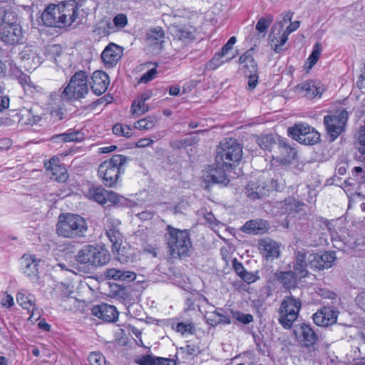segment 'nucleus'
<instances>
[{
    "label": "nucleus",
    "mask_w": 365,
    "mask_h": 365,
    "mask_svg": "<svg viewBox=\"0 0 365 365\" xmlns=\"http://www.w3.org/2000/svg\"><path fill=\"white\" fill-rule=\"evenodd\" d=\"M165 240L168 252L173 257L182 258L190 255L192 245L187 230H179L168 225Z\"/></svg>",
    "instance_id": "f257e3e1"
},
{
    "label": "nucleus",
    "mask_w": 365,
    "mask_h": 365,
    "mask_svg": "<svg viewBox=\"0 0 365 365\" xmlns=\"http://www.w3.org/2000/svg\"><path fill=\"white\" fill-rule=\"evenodd\" d=\"M88 226L86 220L77 214H61L56 224L57 234L64 238L81 239L86 236Z\"/></svg>",
    "instance_id": "f03ea898"
},
{
    "label": "nucleus",
    "mask_w": 365,
    "mask_h": 365,
    "mask_svg": "<svg viewBox=\"0 0 365 365\" xmlns=\"http://www.w3.org/2000/svg\"><path fill=\"white\" fill-rule=\"evenodd\" d=\"M127 160L128 158L123 155H114L110 159L100 164L98 169V176L106 186L116 187L120 181V175L124 172L122 166Z\"/></svg>",
    "instance_id": "7ed1b4c3"
},
{
    "label": "nucleus",
    "mask_w": 365,
    "mask_h": 365,
    "mask_svg": "<svg viewBox=\"0 0 365 365\" xmlns=\"http://www.w3.org/2000/svg\"><path fill=\"white\" fill-rule=\"evenodd\" d=\"M242 158V145L235 138H226L220 142L217 148L215 162L219 166L229 169L239 163Z\"/></svg>",
    "instance_id": "20e7f679"
},
{
    "label": "nucleus",
    "mask_w": 365,
    "mask_h": 365,
    "mask_svg": "<svg viewBox=\"0 0 365 365\" xmlns=\"http://www.w3.org/2000/svg\"><path fill=\"white\" fill-rule=\"evenodd\" d=\"M110 259L109 252L98 245H86L76 255V260L81 264L101 267Z\"/></svg>",
    "instance_id": "39448f33"
},
{
    "label": "nucleus",
    "mask_w": 365,
    "mask_h": 365,
    "mask_svg": "<svg viewBox=\"0 0 365 365\" xmlns=\"http://www.w3.org/2000/svg\"><path fill=\"white\" fill-rule=\"evenodd\" d=\"M88 92V76L85 71H80L72 76L61 96L51 94V98H56L58 101L63 98L66 100L79 99L83 98Z\"/></svg>",
    "instance_id": "423d86ee"
},
{
    "label": "nucleus",
    "mask_w": 365,
    "mask_h": 365,
    "mask_svg": "<svg viewBox=\"0 0 365 365\" xmlns=\"http://www.w3.org/2000/svg\"><path fill=\"white\" fill-rule=\"evenodd\" d=\"M301 302L292 294L285 296L278 310L279 322L283 328L289 329L297 319L301 309Z\"/></svg>",
    "instance_id": "0eeeda50"
},
{
    "label": "nucleus",
    "mask_w": 365,
    "mask_h": 365,
    "mask_svg": "<svg viewBox=\"0 0 365 365\" xmlns=\"http://www.w3.org/2000/svg\"><path fill=\"white\" fill-rule=\"evenodd\" d=\"M17 20V16L14 14L0 29V38L6 45L19 44L23 41L22 29Z\"/></svg>",
    "instance_id": "6e6552de"
},
{
    "label": "nucleus",
    "mask_w": 365,
    "mask_h": 365,
    "mask_svg": "<svg viewBox=\"0 0 365 365\" xmlns=\"http://www.w3.org/2000/svg\"><path fill=\"white\" fill-rule=\"evenodd\" d=\"M289 135L295 140L304 145H314L320 140V134L307 124H296L288 128Z\"/></svg>",
    "instance_id": "1a4fd4ad"
},
{
    "label": "nucleus",
    "mask_w": 365,
    "mask_h": 365,
    "mask_svg": "<svg viewBox=\"0 0 365 365\" xmlns=\"http://www.w3.org/2000/svg\"><path fill=\"white\" fill-rule=\"evenodd\" d=\"M347 119L348 113L345 110L334 115L324 116V124L331 141H334L343 132Z\"/></svg>",
    "instance_id": "9d476101"
},
{
    "label": "nucleus",
    "mask_w": 365,
    "mask_h": 365,
    "mask_svg": "<svg viewBox=\"0 0 365 365\" xmlns=\"http://www.w3.org/2000/svg\"><path fill=\"white\" fill-rule=\"evenodd\" d=\"M86 195L88 199L101 205L108 202L116 204L120 201V197L116 192L106 190L101 185L91 186L89 187Z\"/></svg>",
    "instance_id": "9b49d317"
},
{
    "label": "nucleus",
    "mask_w": 365,
    "mask_h": 365,
    "mask_svg": "<svg viewBox=\"0 0 365 365\" xmlns=\"http://www.w3.org/2000/svg\"><path fill=\"white\" fill-rule=\"evenodd\" d=\"M120 221L108 216L106 219L105 230L110 242L112 243L113 251L118 252L123 242V235L120 231Z\"/></svg>",
    "instance_id": "f8f14e48"
},
{
    "label": "nucleus",
    "mask_w": 365,
    "mask_h": 365,
    "mask_svg": "<svg viewBox=\"0 0 365 365\" xmlns=\"http://www.w3.org/2000/svg\"><path fill=\"white\" fill-rule=\"evenodd\" d=\"M336 257L331 252L312 253L308 257V262L311 268L316 270H322L332 267Z\"/></svg>",
    "instance_id": "ddd939ff"
},
{
    "label": "nucleus",
    "mask_w": 365,
    "mask_h": 365,
    "mask_svg": "<svg viewBox=\"0 0 365 365\" xmlns=\"http://www.w3.org/2000/svg\"><path fill=\"white\" fill-rule=\"evenodd\" d=\"M225 169L226 167L219 166L217 164V168L205 171L202 176L206 184L205 188L208 189L209 186L213 184L226 186L229 183L230 180L225 173Z\"/></svg>",
    "instance_id": "4468645a"
},
{
    "label": "nucleus",
    "mask_w": 365,
    "mask_h": 365,
    "mask_svg": "<svg viewBox=\"0 0 365 365\" xmlns=\"http://www.w3.org/2000/svg\"><path fill=\"white\" fill-rule=\"evenodd\" d=\"M294 332L302 346L306 348L312 347L318 341V335L306 324H300Z\"/></svg>",
    "instance_id": "2eb2a0df"
},
{
    "label": "nucleus",
    "mask_w": 365,
    "mask_h": 365,
    "mask_svg": "<svg viewBox=\"0 0 365 365\" xmlns=\"http://www.w3.org/2000/svg\"><path fill=\"white\" fill-rule=\"evenodd\" d=\"M296 92L303 94L306 98L312 99L320 97L324 91L322 83L318 81H306L295 87Z\"/></svg>",
    "instance_id": "dca6fc26"
},
{
    "label": "nucleus",
    "mask_w": 365,
    "mask_h": 365,
    "mask_svg": "<svg viewBox=\"0 0 365 365\" xmlns=\"http://www.w3.org/2000/svg\"><path fill=\"white\" fill-rule=\"evenodd\" d=\"M42 262L40 259H37L34 255H24L22 257V267L25 274L31 277L34 282L39 280L38 265Z\"/></svg>",
    "instance_id": "f3484780"
},
{
    "label": "nucleus",
    "mask_w": 365,
    "mask_h": 365,
    "mask_svg": "<svg viewBox=\"0 0 365 365\" xmlns=\"http://www.w3.org/2000/svg\"><path fill=\"white\" fill-rule=\"evenodd\" d=\"M264 179L259 178L257 181H250L245 187V193L251 200L259 199L268 194L269 187Z\"/></svg>",
    "instance_id": "a211bd4d"
},
{
    "label": "nucleus",
    "mask_w": 365,
    "mask_h": 365,
    "mask_svg": "<svg viewBox=\"0 0 365 365\" xmlns=\"http://www.w3.org/2000/svg\"><path fill=\"white\" fill-rule=\"evenodd\" d=\"M92 314L107 322H113L118 318L116 308L108 304L95 305L91 309Z\"/></svg>",
    "instance_id": "6ab92c4d"
},
{
    "label": "nucleus",
    "mask_w": 365,
    "mask_h": 365,
    "mask_svg": "<svg viewBox=\"0 0 365 365\" xmlns=\"http://www.w3.org/2000/svg\"><path fill=\"white\" fill-rule=\"evenodd\" d=\"M122 56V49L113 43H109L101 53V58L106 67L115 66Z\"/></svg>",
    "instance_id": "aec40b11"
},
{
    "label": "nucleus",
    "mask_w": 365,
    "mask_h": 365,
    "mask_svg": "<svg viewBox=\"0 0 365 365\" xmlns=\"http://www.w3.org/2000/svg\"><path fill=\"white\" fill-rule=\"evenodd\" d=\"M313 321L320 327H328L334 324L337 319V312L330 307H323L313 314Z\"/></svg>",
    "instance_id": "412c9836"
},
{
    "label": "nucleus",
    "mask_w": 365,
    "mask_h": 365,
    "mask_svg": "<svg viewBox=\"0 0 365 365\" xmlns=\"http://www.w3.org/2000/svg\"><path fill=\"white\" fill-rule=\"evenodd\" d=\"M91 88L96 96L104 93L110 84L109 76L103 71H96L91 77Z\"/></svg>",
    "instance_id": "4be33fe9"
},
{
    "label": "nucleus",
    "mask_w": 365,
    "mask_h": 365,
    "mask_svg": "<svg viewBox=\"0 0 365 365\" xmlns=\"http://www.w3.org/2000/svg\"><path fill=\"white\" fill-rule=\"evenodd\" d=\"M259 249L262 256L267 260H272L279 256V247L278 244L269 238L262 239L259 241Z\"/></svg>",
    "instance_id": "5701e85b"
},
{
    "label": "nucleus",
    "mask_w": 365,
    "mask_h": 365,
    "mask_svg": "<svg viewBox=\"0 0 365 365\" xmlns=\"http://www.w3.org/2000/svg\"><path fill=\"white\" fill-rule=\"evenodd\" d=\"M63 14L60 16L61 27L71 26L78 16V7L75 1L68 2L63 5Z\"/></svg>",
    "instance_id": "b1692460"
},
{
    "label": "nucleus",
    "mask_w": 365,
    "mask_h": 365,
    "mask_svg": "<svg viewBox=\"0 0 365 365\" xmlns=\"http://www.w3.org/2000/svg\"><path fill=\"white\" fill-rule=\"evenodd\" d=\"M104 276L108 279L123 282H130L136 278V274L134 272L116 268L106 269L104 272Z\"/></svg>",
    "instance_id": "393cba45"
},
{
    "label": "nucleus",
    "mask_w": 365,
    "mask_h": 365,
    "mask_svg": "<svg viewBox=\"0 0 365 365\" xmlns=\"http://www.w3.org/2000/svg\"><path fill=\"white\" fill-rule=\"evenodd\" d=\"M64 4H50L47 6V26L61 27L63 5Z\"/></svg>",
    "instance_id": "a878e982"
},
{
    "label": "nucleus",
    "mask_w": 365,
    "mask_h": 365,
    "mask_svg": "<svg viewBox=\"0 0 365 365\" xmlns=\"http://www.w3.org/2000/svg\"><path fill=\"white\" fill-rule=\"evenodd\" d=\"M269 228L267 221L255 219L247 221L241 228L245 233L257 235L265 232Z\"/></svg>",
    "instance_id": "bb28decb"
},
{
    "label": "nucleus",
    "mask_w": 365,
    "mask_h": 365,
    "mask_svg": "<svg viewBox=\"0 0 365 365\" xmlns=\"http://www.w3.org/2000/svg\"><path fill=\"white\" fill-rule=\"evenodd\" d=\"M252 50L247 51L239 58V62L242 66V70L245 73H257V64L255 61L252 54Z\"/></svg>",
    "instance_id": "cd10ccee"
},
{
    "label": "nucleus",
    "mask_w": 365,
    "mask_h": 365,
    "mask_svg": "<svg viewBox=\"0 0 365 365\" xmlns=\"http://www.w3.org/2000/svg\"><path fill=\"white\" fill-rule=\"evenodd\" d=\"M16 301L18 304L28 311L32 310L30 319L35 317L34 313V297L33 295L28 293L26 290H21L16 294Z\"/></svg>",
    "instance_id": "c85d7f7f"
},
{
    "label": "nucleus",
    "mask_w": 365,
    "mask_h": 365,
    "mask_svg": "<svg viewBox=\"0 0 365 365\" xmlns=\"http://www.w3.org/2000/svg\"><path fill=\"white\" fill-rule=\"evenodd\" d=\"M165 31L160 26L149 29L146 34V42L150 46L162 45L165 40Z\"/></svg>",
    "instance_id": "c756f323"
},
{
    "label": "nucleus",
    "mask_w": 365,
    "mask_h": 365,
    "mask_svg": "<svg viewBox=\"0 0 365 365\" xmlns=\"http://www.w3.org/2000/svg\"><path fill=\"white\" fill-rule=\"evenodd\" d=\"M306 259L307 254L304 250L296 252V262L294 265V269L299 274V278L304 277L307 274V262Z\"/></svg>",
    "instance_id": "7c9ffc66"
},
{
    "label": "nucleus",
    "mask_w": 365,
    "mask_h": 365,
    "mask_svg": "<svg viewBox=\"0 0 365 365\" xmlns=\"http://www.w3.org/2000/svg\"><path fill=\"white\" fill-rule=\"evenodd\" d=\"M278 148L281 152V155L277 157L280 163L284 165L291 163L297 155L295 150L283 142L279 143Z\"/></svg>",
    "instance_id": "2f4dec72"
},
{
    "label": "nucleus",
    "mask_w": 365,
    "mask_h": 365,
    "mask_svg": "<svg viewBox=\"0 0 365 365\" xmlns=\"http://www.w3.org/2000/svg\"><path fill=\"white\" fill-rule=\"evenodd\" d=\"M47 177L57 182H65L68 178L66 168L62 165H55L47 168Z\"/></svg>",
    "instance_id": "473e14b6"
},
{
    "label": "nucleus",
    "mask_w": 365,
    "mask_h": 365,
    "mask_svg": "<svg viewBox=\"0 0 365 365\" xmlns=\"http://www.w3.org/2000/svg\"><path fill=\"white\" fill-rule=\"evenodd\" d=\"M171 32L173 36L180 40H190L194 38L193 29L185 26H173L171 29Z\"/></svg>",
    "instance_id": "72a5a7b5"
},
{
    "label": "nucleus",
    "mask_w": 365,
    "mask_h": 365,
    "mask_svg": "<svg viewBox=\"0 0 365 365\" xmlns=\"http://www.w3.org/2000/svg\"><path fill=\"white\" fill-rule=\"evenodd\" d=\"M54 139H60L61 142H81L85 135L79 130H68L66 133L55 135Z\"/></svg>",
    "instance_id": "f704fd0d"
},
{
    "label": "nucleus",
    "mask_w": 365,
    "mask_h": 365,
    "mask_svg": "<svg viewBox=\"0 0 365 365\" xmlns=\"http://www.w3.org/2000/svg\"><path fill=\"white\" fill-rule=\"evenodd\" d=\"M297 278H299V274L297 275V274L292 271L281 272L279 277V281L284 284L287 289H292L296 287Z\"/></svg>",
    "instance_id": "c9c22d12"
},
{
    "label": "nucleus",
    "mask_w": 365,
    "mask_h": 365,
    "mask_svg": "<svg viewBox=\"0 0 365 365\" xmlns=\"http://www.w3.org/2000/svg\"><path fill=\"white\" fill-rule=\"evenodd\" d=\"M158 118L155 115H148L135 123V128L140 130H151L158 122Z\"/></svg>",
    "instance_id": "e433bc0d"
},
{
    "label": "nucleus",
    "mask_w": 365,
    "mask_h": 365,
    "mask_svg": "<svg viewBox=\"0 0 365 365\" xmlns=\"http://www.w3.org/2000/svg\"><path fill=\"white\" fill-rule=\"evenodd\" d=\"M173 329L182 335L193 334L195 332V325L192 322H179Z\"/></svg>",
    "instance_id": "4c0bfd02"
},
{
    "label": "nucleus",
    "mask_w": 365,
    "mask_h": 365,
    "mask_svg": "<svg viewBox=\"0 0 365 365\" xmlns=\"http://www.w3.org/2000/svg\"><path fill=\"white\" fill-rule=\"evenodd\" d=\"M149 110V106L145 102H142L138 99L133 101L131 106V113L136 116H140Z\"/></svg>",
    "instance_id": "58836bf2"
},
{
    "label": "nucleus",
    "mask_w": 365,
    "mask_h": 365,
    "mask_svg": "<svg viewBox=\"0 0 365 365\" xmlns=\"http://www.w3.org/2000/svg\"><path fill=\"white\" fill-rule=\"evenodd\" d=\"M357 152L355 154V159L360 162L365 161V137L359 135L358 140L355 144Z\"/></svg>",
    "instance_id": "ea45409f"
},
{
    "label": "nucleus",
    "mask_w": 365,
    "mask_h": 365,
    "mask_svg": "<svg viewBox=\"0 0 365 365\" xmlns=\"http://www.w3.org/2000/svg\"><path fill=\"white\" fill-rule=\"evenodd\" d=\"M90 365H110L107 363L105 356L100 352H91L88 356Z\"/></svg>",
    "instance_id": "a19ab883"
},
{
    "label": "nucleus",
    "mask_w": 365,
    "mask_h": 365,
    "mask_svg": "<svg viewBox=\"0 0 365 365\" xmlns=\"http://www.w3.org/2000/svg\"><path fill=\"white\" fill-rule=\"evenodd\" d=\"M225 54H222V52L220 51L215 55V56L207 63L206 68L208 70H215L219 66L224 63V61L222 60V57H224Z\"/></svg>",
    "instance_id": "79ce46f5"
},
{
    "label": "nucleus",
    "mask_w": 365,
    "mask_h": 365,
    "mask_svg": "<svg viewBox=\"0 0 365 365\" xmlns=\"http://www.w3.org/2000/svg\"><path fill=\"white\" fill-rule=\"evenodd\" d=\"M113 132L115 135L128 138L131 135V128L126 125L115 124L113 128Z\"/></svg>",
    "instance_id": "37998d69"
},
{
    "label": "nucleus",
    "mask_w": 365,
    "mask_h": 365,
    "mask_svg": "<svg viewBox=\"0 0 365 365\" xmlns=\"http://www.w3.org/2000/svg\"><path fill=\"white\" fill-rule=\"evenodd\" d=\"M258 143L262 149L270 150L275 145V140L272 135H266L259 139Z\"/></svg>",
    "instance_id": "c03bdc74"
},
{
    "label": "nucleus",
    "mask_w": 365,
    "mask_h": 365,
    "mask_svg": "<svg viewBox=\"0 0 365 365\" xmlns=\"http://www.w3.org/2000/svg\"><path fill=\"white\" fill-rule=\"evenodd\" d=\"M322 49V46L320 43H316L314 49L309 56L308 60L309 61L310 66L309 67H312L314 66L318 61L321 51Z\"/></svg>",
    "instance_id": "a18cd8bd"
},
{
    "label": "nucleus",
    "mask_w": 365,
    "mask_h": 365,
    "mask_svg": "<svg viewBox=\"0 0 365 365\" xmlns=\"http://www.w3.org/2000/svg\"><path fill=\"white\" fill-rule=\"evenodd\" d=\"M275 206L279 210L277 212V213L279 215H284L289 212L293 207V205L291 200H286L284 202H277Z\"/></svg>",
    "instance_id": "49530a36"
},
{
    "label": "nucleus",
    "mask_w": 365,
    "mask_h": 365,
    "mask_svg": "<svg viewBox=\"0 0 365 365\" xmlns=\"http://www.w3.org/2000/svg\"><path fill=\"white\" fill-rule=\"evenodd\" d=\"M15 13L0 5V29Z\"/></svg>",
    "instance_id": "de8ad7c7"
},
{
    "label": "nucleus",
    "mask_w": 365,
    "mask_h": 365,
    "mask_svg": "<svg viewBox=\"0 0 365 365\" xmlns=\"http://www.w3.org/2000/svg\"><path fill=\"white\" fill-rule=\"evenodd\" d=\"M63 113L60 105H58L56 108L50 110L51 121L53 123H57L63 118Z\"/></svg>",
    "instance_id": "09e8293b"
},
{
    "label": "nucleus",
    "mask_w": 365,
    "mask_h": 365,
    "mask_svg": "<svg viewBox=\"0 0 365 365\" xmlns=\"http://www.w3.org/2000/svg\"><path fill=\"white\" fill-rule=\"evenodd\" d=\"M206 322L211 326H216L220 324L219 311L215 309L214 312L207 313L205 315Z\"/></svg>",
    "instance_id": "8fccbe9b"
},
{
    "label": "nucleus",
    "mask_w": 365,
    "mask_h": 365,
    "mask_svg": "<svg viewBox=\"0 0 365 365\" xmlns=\"http://www.w3.org/2000/svg\"><path fill=\"white\" fill-rule=\"evenodd\" d=\"M30 58H31V57L29 56L28 58H26V59H25L24 67L29 66L30 68L34 69V68H37L42 63V59L37 55H35V54L32 55V56H31L32 63H30V62H29Z\"/></svg>",
    "instance_id": "3c124183"
},
{
    "label": "nucleus",
    "mask_w": 365,
    "mask_h": 365,
    "mask_svg": "<svg viewBox=\"0 0 365 365\" xmlns=\"http://www.w3.org/2000/svg\"><path fill=\"white\" fill-rule=\"evenodd\" d=\"M113 24L118 29L124 28L128 24L127 16L123 14H118L113 19Z\"/></svg>",
    "instance_id": "603ef678"
},
{
    "label": "nucleus",
    "mask_w": 365,
    "mask_h": 365,
    "mask_svg": "<svg viewBox=\"0 0 365 365\" xmlns=\"http://www.w3.org/2000/svg\"><path fill=\"white\" fill-rule=\"evenodd\" d=\"M272 19L267 20L264 18H260L257 23L256 29L259 33H265L267 29L269 27V24L272 22Z\"/></svg>",
    "instance_id": "864d4df0"
},
{
    "label": "nucleus",
    "mask_w": 365,
    "mask_h": 365,
    "mask_svg": "<svg viewBox=\"0 0 365 365\" xmlns=\"http://www.w3.org/2000/svg\"><path fill=\"white\" fill-rule=\"evenodd\" d=\"M157 74L156 68H151L148 72L145 73L140 78L139 82L141 83H146L154 79Z\"/></svg>",
    "instance_id": "5fc2aeb1"
},
{
    "label": "nucleus",
    "mask_w": 365,
    "mask_h": 365,
    "mask_svg": "<svg viewBox=\"0 0 365 365\" xmlns=\"http://www.w3.org/2000/svg\"><path fill=\"white\" fill-rule=\"evenodd\" d=\"M245 76L248 78V88L250 90H253L256 88L258 83V75L257 73H245Z\"/></svg>",
    "instance_id": "6e6d98bb"
},
{
    "label": "nucleus",
    "mask_w": 365,
    "mask_h": 365,
    "mask_svg": "<svg viewBox=\"0 0 365 365\" xmlns=\"http://www.w3.org/2000/svg\"><path fill=\"white\" fill-rule=\"evenodd\" d=\"M234 316L237 321L244 324H247L253 321V317L250 314L237 312Z\"/></svg>",
    "instance_id": "4d7b16f0"
},
{
    "label": "nucleus",
    "mask_w": 365,
    "mask_h": 365,
    "mask_svg": "<svg viewBox=\"0 0 365 365\" xmlns=\"http://www.w3.org/2000/svg\"><path fill=\"white\" fill-rule=\"evenodd\" d=\"M9 106V98L6 96H4V91L0 85V112L4 109L8 108Z\"/></svg>",
    "instance_id": "13d9d810"
},
{
    "label": "nucleus",
    "mask_w": 365,
    "mask_h": 365,
    "mask_svg": "<svg viewBox=\"0 0 365 365\" xmlns=\"http://www.w3.org/2000/svg\"><path fill=\"white\" fill-rule=\"evenodd\" d=\"M158 358H153L150 355H145L138 361L140 365H156L158 364Z\"/></svg>",
    "instance_id": "bf43d9fd"
},
{
    "label": "nucleus",
    "mask_w": 365,
    "mask_h": 365,
    "mask_svg": "<svg viewBox=\"0 0 365 365\" xmlns=\"http://www.w3.org/2000/svg\"><path fill=\"white\" fill-rule=\"evenodd\" d=\"M240 278H242L248 284L255 282L258 279V277L256 274H254L252 272H249L247 270H245L244 273L240 276Z\"/></svg>",
    "instance_id": "052dcab7"
},
{
    "label": "nucleus",
    "mask_w": 365,
    "mask_h": 365,
    "mask_svg": "<svg viewBox=\"0 0 365 365\" xmlns=\"http://www.w3.org/2000/svg\"><path fill=\"white\" fill-rule=\"evenodd\" d=\"M355 303L365 312V291L357 294L355 298Z\"/></svg>",
    "instance_id": "680f3d73"
},
{
    "label": "nucleus",
    "mask_w": 365,
    "mask_h": 365,
    "mask_svg": "<svg viewBox=\"0 0 365 365\" xmlns=\"http://www.w3.org/2000/svg\"><path fill=\"white\" fill-rule=\"evenodd\" d=\"M353 175L356 178L359 182L365 181V173H363V170L361 167L356 166L354 168Z\"/></svg>",
    "instance_id": "e2e57ef3"
},
{
    "label": "nucleus",
    "mask_w": 365,
    "mask_h": 365,
    "mask_svg": "<svg viewBox=\"0 0 365 365\" xmlns=\"http://www.w3.org/2000/svg\"><path fill=\"white\" fill-rule=\"evenodd\" d=\"M237 38L235 36H232L228 41L222 46L221 51L222 54L227 55L228 52L232 48L233 45L236 43Z\"/></svg>",
    "instance_id": "0e129e2a"
},
{
    "label": "nucleus",
    "mask_w": 365,
    "mask_h": 365,
    "mask_svg": "<svg viewBox=\"0 0 365 365\" xmlns=\"http://www.w3.org/2000/svg\"><path fill=\"white\" fill-rule=\"evenodd\" d=\"M232 265L235 272L240 277V276L245 271L242 264L241 262H239L236 259H235L232 262Z\"/></svg>",
    "instance_id": "69168bd1"
},
{
    "label": "nucleus",
    "mask_w": 365,
    "mask_h": 365,
    "mask_svg": "<svg viewBox=\"0 0 365 365\" xmlns=\"http://www.w3.org/2000/svg\"><path fill=\"white\" fill-rule=\"evenodd\" d=\"M1 304L3 307L9 308L14 305V299L9 294H4L1 299Z\"/></svg>",
    "instance_id": "338daca9"
},
{
    "label": "nucleus",
    "mask_w": 365,
    "mask_h": 365,
    "mask_svg": "<svg viewBox=\"0 0 365 365\" xmlns=\"http://www.w3.org/2000/svg\"><path fill=\"white\" fill-rule=\"evenodd\" d=\"M19 83L24 88H26V86L29 87V83H30V77L25 74L21 73L19 77H18Z\"/></svg>",
    "instance_id": "774afa93"
}]
</instances>
